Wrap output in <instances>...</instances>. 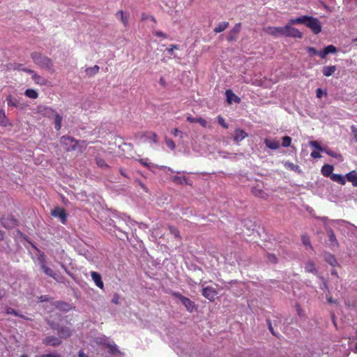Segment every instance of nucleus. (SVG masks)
<instances>
[{"label": "nucleus", "instance_id": "nucleus-29", "mask_svg": "<svg viewBox=\"0 0 357 357\" xmlns=\"http://www.w3.org/2000/svg\"><path fill=\"white\" fill-rule=\"evenodd\" d=\"M120 15V19H121V21L123 23V26L126 27L128 26V19H129L128 15H125L124 13L122 10H120L117 12L116 15Z\"/></svg>", "mask_w": 357, "mask_h": 357}, {"label": "nucleus", "instance_id": "nucleus-22", "mask_svg": "<svg viewBox=\"0 0 357 357\" xmlns=\"http://www.w3.org/2000/svg\"><path fill=\"white\" fill-rule=\"evenodd\" d=\"M305 270L307 273H312L314 274H317L318 271L315 267V264L313 261H309L305 264Z\"/></svg>", "mask_w": 357, "mask_h": 357}, {"label": "nucleus", "instance_id": "nucleus-51", "mask_svg": "<svg viewBox=\"0 0 357 357\" xmlns=\"http://www.w3.org/2000/svg\"><path fill=\"white\" fill-rule=\"evenodd\" d=\"M6 119L5 112L3 109H0V123H3V121Z\"/></svg>", "mask_w": 357, "mask_h": 357}, {"label": "nucleus", "instance_id": "nucleus-43", "mask_svg": "<svg viewBox=\"0 0 357 357\" xmlns=\"http://www.w3.org/2000/svg\"><path fill=\"white\" fill-rule=\"evenodd\" d=\"M5 312L8 314H13L15 316H19V313L17 310L10 307H6V309H5Z\"/></svg>", "mask_w": 357, "mask_h": 357}, {"label": "nucleus", "instance_id": "nucleus-61", "mask_svg": "<svg viewBox=\"0 0 357 357\" xmlns=\"http://www.w3.org/2000/svg\"><path fill=\"white\" fill-rule=\"evenodd\" d=\"M149 16L150 15H147L146 13H142V15H141V19L142 21H144V20L149 19Z\"/></svg>", "mask_w": 357, "mask_h": 357}, {"label": "nucleus", "instance_id": "nucleus-13", "mask_svg": "<svg viewBox=\"0 0 357 357\" xmlns=\"http://www.w3.org/2000/svg\"><path fill=\"white\" fill-rule=\"evenodd\" d=\"M41 268L42 270L43 271V272L48 276L52 278L53 279H54L55 280L58 281V282H60L61 280L58 278V277L56 276V274L54 272V271L49 268L46 264H44V263H42V266H41Z\"/></svg>", "mask_w": 357, "mask_h": 357}, {"label": "nucleus", "instance_id": "nucleus-15", "mask_svg": "<svg viewBox=\"0 0 357 357\" xmlns=\"http://www.w3.org/2000/svg\"><path fill=\"white\" fill-rule=\"evenodd\" d=\"M264 142L271 150H277L280 148V143L276 139H265Z\"/></svg>", "mask_w": 357, "mask_h": 357}, {"label": "nucleus", "instance_id": "nucleus-38", "mask_svg": "<svg viewBox=\"0 0 357 357\" xmlns=\"http://www.w3.org/2000/svg\"><path fill=\"white\" fill-rule=\"evenodd\" d=\"M291 143V138L289 136L282 137V146L283 147H289Z\"/></svg>", "mask_w": 357, "mask_h": 357}, {"label": "nucleus", "instance_id": "nucleus-6", "mask_svg": "<svg viewBox=\"0 0 357 357\" xmlns=\"http://www.w3.org/2000/svg\"><path fill=\"white\" fill-rule=\"evenodd\" d=\"M202 294L210 301H213L218 295V291L215 288L208 286L202 289Z\"/></svg>", "mask_w": 357, "mask_h": 357}, {"label": "nucleus", "instance_id": "nucleus-8", "mask_svg": "<svg viewBox=\"0 0 357 357\" xmlns=\"http://www.w3.org/2000/svg\"><path fill=\"white\" fill-rule=\"evenodd\" d=\"M24 71L31 74L32 75V79L37 84L45 85L46 84L45 79L38 75L34 70L31 69H24Z\"/></svg>", "mask_w": 357, "mask_h": 357}, {"label": "nucleus", "instance_id": "nucleus-24", "mask_svg": "<svg viewBox=\"0 0 357 357\" xmlns=\"http://www.w3.org/2000/svg\"><path fill=\"white\" fill-rule=\"evenodd\" d=\"M6 102L8 106H12L13 107H19L20 103L19 100L13 97L11 95H9L6 97Z\"/></svg>", "mask_w": 357, "mask_h": 357}, {"label": "nucleus", "instance_id": "nucleus-23", "mask_svg": "<svg viewBox=\"0 0 357 357\" xmlns=\"http://www.w3.org/2000/svg\"><path fill=\"white\" fill-rule=\"evenodd\" d=\"M333 181L336 182L341 185L346 183L345 177L341 174H333L330 178Z\"/></svg>", "mask_w": 357, "mask_h": 357}, {"label": "nucleus", "instance_id": "nucleus-9", "mask_svg": "<svg viewBox=\"0 0 357 357\" xmlns=\"http://www.w3.org/2000/svg\"><path fill=\"white\" fill-rule=\"evenodd\" d=\"M241 23L236 24L233 29L230 31L228 36L227 40L229 42L235 40L237 38V36L241 31Z\"/></svg>", "mask_w": 357, "mask_h": 357}, {"label": "nucleus", "instance_id": "nucleus-56", "mask_svg": "<svg viewBox=\"0 0 357 357\" xmlns=\"http://www.w3.org/2000/svg\"><path fill=\"white\" fill-rule=\"evenodd\" d=\"M172 134L176 137L178 136V135L180 134H182V132L181 130H179L178 128H174L172 130Z\"/></svg>", "mask_w": 357, "mask_h": 357}, {"label": "nucleus", "instance_id": "nucleus-39", "mask_svg": "<svg viewBox=\"0 0 357 357\" xmlns=\"http://www.w3.org/2000/svg\"><path fill=\"white\" fill-rule=\"evenodd\" d=\"M266 258L268 260L269 262L272 264H277L278 263V258L274 254L271 253H267L266 254Z\"/></svg>", "mask_w": 357, "mask_h": 357}, {"label": "nucleus", "instance_id": "nucleus-33", "mask_svg": "<svg viewBox=\"0 0 357 357\" xmlns=\"http://www.w3.org/2000/svg\"><path fill=\"white\" fill-rule=\"evenodd\" d=\"M61 121H62V116L59 114H55V118H54V123H55V129L56 130H59L61 128Z\"/></svg>", "mask_w": 357, "mask_h": 357}, {"label": "nucleus", "instance_id": "nucleus-26", "mask_svg": "<svg viewBox=\"0 0 357 357\" xmlns=\"http://www.w3.org/2000/svg\"><path fill=\"white\" fill-rule=\"evenodd\" d=\"M229 24L227 22H222L218 24V25L214 29L213 31L216 33L222 32L226 29H227V27L229 26Z\"/></svg>", "mask_w": 357, "mask_h": 357}, {"label": "nucleus", "instance_id": "nucleus-49", "mask_svg": "<svg viewBox=\"0 0 357 357\" xmlns=\"http://www.w3.org/2000/svg\"><path fill=\"white\" fill-rule=\"evenodd\" d=\"M310 144L314 146L316 149L319 151H323L321 146L319 145V144L316 141H312L310 142Z\"/></svg>", "mask_w": 357, "mask_h": 357}, {"label": "nucleus", "instance_id": "nucleus-28", "mask_svg": "<svg viewBox=\"0 0 357 357\" xmlns=\"http://www.w3.org/2000/svg\"><path fill=\"white\" fill-rule=\"evenodd\" d=\"M24 95L31 99H36L38 97V93L32 89H28L24 91Z\"/></svg>", "mask_w": 357, "mask_h": 357}, {"label": "nucleus", "instance_id": "nucleus-63", "mask_svg": "<svg viewBox=\"0 0 357 357\" xmlns=\"http://www.w3.org/2000/svg\"><path fill=\"white\" fill-rule=\"evenodd\" d=\"M159 83L162 86H163V87L166 86V82L163 77L160 78Z\"/></svg>", "mask_w": 357, "mask_h": 357}, {"label": "nucleus", "instance_id": "nucleus-32", "mask_svg": "<svg viewBox=\"0 0 357 357\" xmlns=\"http://www.w3.org/2000/svg\"><path fill=\"white\" fill-rule=\"evenodd\" d=\"M169 229L170 234H172L176 238H178L179 240L181 239L180 231H178V229L176 227L169 225Z\"/></svg>", "mask_w": 357, "mask_h": 357}, {"label": "nucleus", "instance_id": "nucleus-12", "mask_svg": "<svg viewBox=\"0 0 357 357\" xmlns=\"http://www.w3.org/2000/svg\"><path fill=\"white\" fill-rule=\"evenodd\" d=\"M226 97H227V101L229 104L232 103V102H235L237 103H239L241 101V99L239 97L236 96L231 90L227 89L225 92Z\"/></svg>", "mask_w": 357, "mask_h": 357}, {"label": "nucleus", "instance_id": "nucleus-10", "mask_svg": "<svg viewBox=\"0 0 357 357\" xmlns=\"http://www.w3.org/2000/svg\"><path fill=\"white\" fill-rule=\"evenodd\" d=\"M91 276L96 285L100 289H102L104 287V283L102 280L101 275L96 271H92L91 273Z\"/></svg>", "mask_w": 357, "mask_h": 357}, {"label": "nucleus", "instance_id": "nucleus-37", "mask_svg": "<svg viewBox=\"0 0 357 357\" xmlns=\"http://www.w3.org/2000/svg\"><path fill=\"white\" fill-rule=\"evenodd\" d=\"M326 261L330 264L332 266H335L336 264H337V260L335 258V257L332 255H329L326 258Z\"/></svg>", "mask_w": 357, "mask_h": 357}, {"label": "nucleus", "instance_id": "nucleus-16", "mask_svg": "<svg viewBox=\"0 0 357 357\" xmlns=\"http://www.w3.org/2000/svg\"><path fill=\"white\" fill-rule=\"evenodd\" d=\"M347 181L351 182L354 187H357V172L352 170L345 176Z\"/></svg>", "mask_w": 357, "mask_h": 357}, {"label": "nucleus", "instance_id": "nucleus-7", "mask_svg": "<svg viewBox=\"0 0 357 357\" xmlns=\"http://www.w3.org/2000/svg\"><path fill=\"white\" fill-rule=\"evenodd\" d=\"M337 52L336 47L333 45L325 47L322 50L318 51V56L321 59H325L329 54H335Z\"/></svg>", "mask_w": 357, "mask_h": 357}, {"label": "nucleus", "instance_id": "nucleus-54", "mask_svg": "<svg viewBox=\"0 0 357 357\" xmlns=\"http://www.w3.org/2000/svg\"><path fill=\"white\" fill-rule=\"evenodd\" d=\"M42 357H61L59 354H43Z\"/></svg>", "mask_w": 357, "mask_h": 357}, {"label": "nucleus", "instance_id": "nucleus-52", "mask_svg": "<svg viewBox=\"0 0 357 357\" xmlns=\"http://www.w3.org/2000/svg\"><path fill=\"white\" fill-rule=\"evenodd\" d=\"M155 35L158 37H162L164 38H167V36L162 31H157L155 32Z\"/></svg>", "mask_w": 357, "mask_h": 357}, {"label": "nucleus", "instance_id": "nucleus-30", "mask_svg": "<svg viewBox=\"0 0 357 357\" xmlns=\"http://www.w3.org/2000/svg\"><path fill=\"white\" fill-rule=\"evenodd\" d=\"M99 66L97 65H95L93 67H89L86 69V73L89 76L91 77L96 74H97L99 72Z\"/></svg>", "mask_w": 357, "mask_h": 357}, {"label": "nucleus", "instance_id": "nucleus-41", "mask_svg": "<svg viewBox=\"0 0 357 357\" xmlns=\"http://www.w3.org/2000/svg\"><path fill=\"white\" fill-rule=\"evenodd\" d=\"M217 119H218V123L221 126H222L224 128H229L228 124L225 122V119L223 117H222L221 116H218Z\"/></svg>", "mask_w": 357, "mask_h": 357}, {"label": "nucleus", "instance_id": "nucleus-62", "mask_svg": "<svg viewBox=\"0 0 357 357\" xmlns=\"http://www.w3.org/2000/svg\"><path fill=\"white\" fill-rule=\"evenodd\" d=\"M196 119L197 118H194L192 116H188L187 117V121L190 123H196Z\"/></svg>", "mask_w": 357, "mask_h": 357}, {"label": "nucleus", "instance_id": "nucleus-34", "mask_svg": "<svg viewBox=\"0 0 357 357\" xmlns=\"http://www.w3.org/2000/svg\"><path fill=\"white\" fill-rule=\"evenodd\" d=\"M56 308L62 310H68L70 309V305L65 302L57 301L55 303Z\"/></svg>", "mask_w": 357, "mask_h": 357}, {"label": "nucleus", "instance_id": "nucleus-11", "mask_svg": "<svg viewBox=\"0 0 357 357\" xmlns=\"http://www.w3.org/2000/svg\"><path fill=\"white\" fill-rule=\"evenodd\" d=\"M43 343L46 345L56 347L61 344V341L54 336H48L43 340Z\"/></svg>", "mask_w": 357, "mask_h": 357}, {"label": "nucleus", "instance_id": "nucleus-55", "mask_svg": "<svg viewBox=\"0 0 357 357\" xmlns=\"http://www.w3.org/2000/svg\"><path fill=\"white\" fill-rule=\"evenodd\" d=\"M323 91L321 89L319 88L316 91V96L318 98H321L323 96Z\"/></svg>", "mask_w": 357, "mask_h": 357}, {"label": "nucleus", "instance_id": "nucleus-64", "mask_svg": "<svg viewBox=\"0 0 357 357\" xmlns=\"http://www.w3.org/2000/svg\"><path fill=\"white\" fill-rule=\"evenodd\" d=\"M78 357H89L82 350H80L78 353Z\"/></svg>", "mask_w": 357, "mask_h": 357}, {"label": "nucleus", "instance_id": "nucleus-4", "mask_svg": "<svg viewBox=\"0 0 357 357\" xmlns=\"http://www.w3.org/2000/svg\"><path fill=\"white\" fill-rule=\"evenodd\" d=\"M31 57L33 61L40 68L47 69L51 72L54 71L53 68V61L47 56L38 52H33L31 53Z\"/></svg>", "mask_w": 357, "mask_h": 357}, {"label": "nucleus", "instance_id": "nucleus-3", "mask_svg": "<svg viewBox=\"0 0 357 357\" xmlns=\"http://www.w3.org/2000/svg\"><path fill=\"white\" fill-rule=\"evenodd\" d=\"M60 143L63 146L65 147L68 152L72 151H79L82 152V148L85 149L87 146L86 141L78 140L74 137L67 135H64L61 137Z\"/></svg>", "mask_w": 357, "mask_h": 357}, {"label": "nucleus", "instance_id": "nucleus-47", "mask_svg": "<svg viewBox=\"0 0 357 357\" xmlns=\"http://www.w3.org/2000/svg\"><path fill=\"white\" fill-rule=\"evenodd\" d=\"M351 132L354 135V138L355 139V141L357 142V127L354 125H352L351 127Z\"/></svg>", "mask_w": 357, "mask_h": 357}, {"label": "nucleus", "instance_id": "nucleus-36", "mask_svg": "<svg viewBox=\"0 0 357 357\" xmlns=\"http://www.w3.org/2000/svg\"><path fill=\"white\" fill-rule=\"evenodd\" d=\"M301 240H302V243L305 246L306 249H307L308 248H312V245L310 243V238L307 235H302L301 236Z\"/></svg>", "mask_w": 357, "mask_h": 357}, {"label": "nucleus", "instance_id": "nucleus-48", "mask_svg": "<svg viewBox=\"0 0 357 357\" xmlns=\"http://www.w3.org/2000/svg\"><path fill=\"white\" fill-rule=\"evenodd\" d=\"M178 46L176 45H171L169 48L167 49V51L169 54H172L174 50H178Z\"/></svg>", "mask_w": 357, "mask_h": 357}, {"label": "nucleus", "instance_id": "nucleus-25", "mask_svg": "<svg viewBox=\"0 0 357 357\" xmlns=\"http://www.w3.org/2000/svg\"><path fill=\"white\" fill-rule=\"evenodd\" d=\"M328 240L331 242V245L338 246V242L336 238L335 234L333 229H330L327 231Z\"/></svg>", "mask_w": 357, "mask_h": 357}, {"label": "nucleus", "instance_id": "nucleus-40", "mask_svg": "<svg viewBox=\"0 0 357 357\" xmlns=\"http://www.w3.org/2000/svg\"><path fill=\"white\" fill-rule=\"evenodd\" d=\"M165 144L168 148H169L171 150H174L176 145L172 139H165Z\"/></svg>", "mask_w": 357, "mask_h": 357}, {"label": "nucleus", "instance_id": "nucleus-53", "mask_svg": "<svg viewBox=\"0 0 357 357\" xmlns=\"http://www.w3.org/2000/svg\"><path fill=\"white\" fill-rule=\"evenodd\" d=\"M38 261H39V264H40V267L42 266V263L46 264L45 255L43 254L40 255L38 257Z\"/></svg>", "mask_w": 357, "mask_h": 357}, {"label": "nucleus", "instance_id": "nucleus-59", "mask_svg": "<svg viewBox=\"0 0 357 357\" xmlns=\"http://www.w3.org/2000/svg\"><path fill=\"white\" fill-rule=\"evenodd\" d=\"M119 300V296L117 294H115L112 300V302L114 304H118Z\"/></svg>", "mask_w": 357, "mask_h": 357}, {"label": "nucleus", "instance_id": "nucleus-35", "mask_svg": "<svg viewBox=\"0 0 357 357\" xmlns=\"http://www.w3.org/2000/svg\"><path fill=\"white\" fill-rule=\"evenodd\" d=\"M106 347L109 349V352L111 354H120V351L118 349L116 344H107Z\"/></svg>", "mask_w": 357, "mask_h": 357}, {"label": "nucleus", "instance_id": "nucleus-60", "mask_svg": "<svg viewBox=\"0 0 357 357\" xmlns=\"http://www.w3.org/2000/svg\"><path fill=\"white\" fill-rule=\"evenodd\" d=\"M138 162L144 167H149V165L148 164V162L146 161H145L144 159H139Z\"/></svg>", "mask_w": 357, "mask_h": 357}, {"label": "nucleus", "instance_id": "nucleus-50", "mask_svg": "<svg viewBox=\"0 0 357 357\" xmlns=\"http://www.w3.org/2000/svg\"><path fill=\"white\" fill-rule=\"evenodd\" d=\"M149 138L153 141V143L156 144L158 142V135L155 133L152 132Z\"/></svg>", "mask_w": 357, "mask_h": 357}, {"label": "nucleus", "instance_id": "nucleus-42", "mask_svg": "<svg viewBox=\"0 0 357 357\" xmlns=\"http://www.w3.org/2000/svg\"><path fill=\"white\" fill-rule=\"evenodd\" d=\"M306 50L307 52H308L309 55L310 56H313L314 55H318V50H317L314 47H307L306 48Z\"/></svg>", "mask_w": 357, "mask_h": 357}, {"label": "nucleus", "instance_id": "nucleus-57", "mask_svg": "<svg viewBox=\"0 0 357 357\" xmlns=\"http://www.w3.org/2000/svg\"><path fill=\"white\" fill-rule=\"evenodd\" d=\"M327 301L329 304H336L337 303V300L333 298L331 296H327Z\"/></svg>", "mask_w": 357, "mask_h": 357}, {"label": "nucleus", "instance_id": "nucleus-21", "mask_svg": "<svg viewBox=\"0 0 357 357\" xmlns=\"http://www.w3.org/2000/svg\"><path fill=\"white\" fill-rule=\"evenodd\" d=\"M246 137H248V134L244 130L237 129V130H236V133L234 137V140L238 143L239 142H241Z\"/></svg>", "mask_w": 357, "mask_h": 357}, {"label": "nucleus", "instance_id": "nucleus-14", "mask_svg": "<svg viewBox=\"0 0 357 357\" xmlns=\"http://www.w3.org/2000/svg\"><path fill=\"white\" fill-rule=\"evenodd\" d=\"M58 335L61 338L66 339L72 335V331L68 326L61 327L58 330Z\"/></svg>", "mask_w": 357, "mask_h": 357}, {"label": "nucleus", "instance_id": "nucleus-44", "mask_svg": "<svg viewBox=\"0 0 357 357\" xmlns=\"http://www.w3.org/2000/svg\"><path fill=\"white\" fill-rule=\"evenodd\" d=\"M196 123H199L204 128L207 126V121L202 117L197 118Z\"/></svg>", "mask_w": 357, "mask_h": 357}, {"label": "nucleus", "instance_id": "nucleus-1", "mask_svg": "<svg viewBox=\"0 0 357 357\" xmlns=\"http://www.w3.org/2000/svg\"><path fill=\"white\" fill-rule=\"evenodd\" d=\"M294 24L289 23L284 26H268L264 29V31L274 37L284 36L292 37L295 38H302L303 33L296 28L291 26Z\"/></svg>", "mask_w": 357, "mask_h": 357}, {"label": "nucleus", "instance_id": "nucleus-5", "mask_svg": "<svg viewBox=\"0 0 357 357\" xmlns=\"http://www.w3.org/2000/svg\"><path fill=\"white\" fill-rule=\"evenodd\" d=\"M51 215L55 218H58L62 224H66L68 215L64 208L56 206L51 211Z\"/></svg>", "mask_w": 357, "mask_h": 357}, {"label": "nucleus", "instance_id": "nucleus-2", "mask_svg": "<svg viewBox=\"0 0 357 357\" xmlns=\"http://www.w3.org/2000/svg\"><path fill=\"white\" fill-rule=\"evenodd\" d=\"M290 24H303L316 35L319 33L322 29L321 23L319 19L308 15L292 18L290 20Z\"/></svg>", "mask_w": 357, "mask_h": 357}, {"label": "nucleus", "instance_id": "nucleus-27", "mask_svg": "<svg viewBox=\"0 0 357 357\" xmlns=\"http://www.w3.org/2000/svg\"><path fill=\"white\" fill-rule=\"evenodd\" d=\"M95 161H96L97 166L100 168H109V166L105 162V160L100 157L96 156L95 158Z\"/></svg>", "mask_w": 357, "mask_h": 357}, {"label": "nucleus", "instance_id": "nucleus-18", "mask_svg": "<svg viewBox=\"0 0 357 357\" xmlns=\"http://www.w3.org/2000/svg\"><path fill=\"white\" fill-rule=\"evenodd\" d=\"M181 303L185 307L186 310L190 312H193V310L196 308L195 303L187 297H185L181 301Z\"/></svg>", "mask_w": 357, "mask_h": 357}, {"label": "nucleus", "instance_id": "nucleus-58", "mask_svg": "<svg viewBox=\"0 0 357 357\" xmlns=\"http://www.w3.org/2000/svg\"><path fill=\"white\" fill-rule=\"evenodd\" d=\"M311 157L313 158H319L321 157V155L319 152L317 151H312L310 154Z\"/></svg>", "mask_w": 357, "mask_h": 357}, {"label": "nucleus", "instance_id": "nucleus-31", "mask_svg": "<svg viewBox=\"0 0 357 357\" xmlns=\"http://www.w3.org/2000/svg\"><path fill=\"white\" fill-rule=\"evenodd\" d=\"M284 167L289 170H293V171L298 172H301L299 166L294 164L291 162H289V161L286 162L284 163Z\"/></svg>", "mask_w": 357, "mask_h": 357}, {"label": "nucleus", "instance_id": "nucleus-46", "mask_svg": "<svg viewBox=\"0 0 357 357\" xmlns=\"http://www.w3.org/2000/svg\"><path fill=\"white\" fill-rule=\"evenodd\" d=\"M171 295L180 299L181 302L185 298L180 292L172 291Z\"/></svg>", "mask_w": 357, "mask_h": 357}, {"label": "nucleus", "instance_id": "nucleus-17", "mask_svg": "<svg viewBox=\"0 0 357 357\" xmlns=\"http://www.w3.org/2000/svg\"><path fill=\"white\" fill-rule=\"evenodd\" d=\"M336 70V66H325L322 68V73L326 77H330L333 75Z\"/></svg>", "mask_w": 357, "mask_h": 357}, {"label": "nucleus", "instance_id": "nucleus-45", "mask_svg": "<svg viewBox=\"0 0 357 357\" xmlns=\"http://www.w3.org/2000/svg\"><path fill=\"white\" fill-rule=\"evenodd\" d=\"M326 153L328 155H330V156H331L333 158H339L342 157V155L340 153H337L334 152L333 151H330V150L329 151H326Z\"/></svg>", "mask_w": 357, "mask_h": 357}, {"label": "nucleus", "instance_id": "nucleus-20", "mask_svg": "<svg viewBox=\"0 0 357 357\" xmlns=\"http://www.w3.org/2000/svg\"><path fill=\"white\" fill-rule=\"evenodd\" d=\"M334 169V167L333 165H324L321 169V174L323 176L326 177H330L333 175V171Z\"/></svg>", "mask_w": 357, "mask_h": 357}, {"label": "nucleus", "instance_id": "nucleus-19", "mask_svg": "<svg viewBox=\"0 0 357 357\" xmlns=\"http://www.w3.org/2000/svg\"><path fill=\"white\" fill-rule=\"evenodd\" d=\"M172 181L176 184L183 185L186 184L191 185L192 183L189 182L188 179L185 176H174L172 178Z\"/></svg>", "mask_w": 357, "mask_h": 357}]
</instances>
